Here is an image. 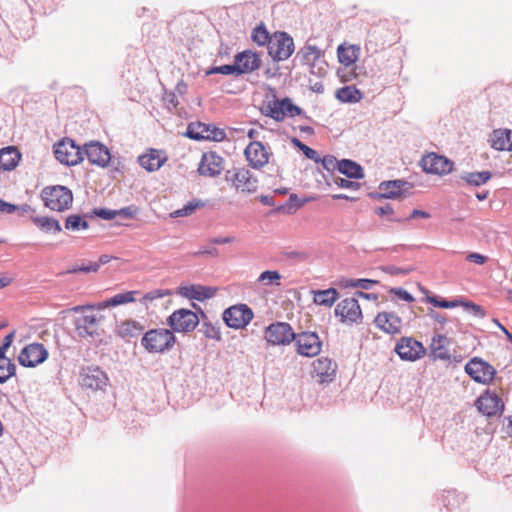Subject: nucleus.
<instances>
[{"mask_svg":"<svg viewBox=\"0 0 512 512\" xmlns=\"http://www.w3.org/2000/svg\"><path fill=\"white\" fill-rule=\"evenodd\" d=\"M175 342L174 333L166 328L151 329L144 333L141 338V345L149 353L163 354L170 351Z\"/></svg>","mask_w":512,"mask_h":512,"instance_id":"nucleus-1","label":"nucleus"},{"mask_svg":"<svg viewBox=\"0 0 512 512\" xmlns=\"http://www.w3.org/2000/svg\"><path fill=\"white\" fill-rule=\"evenodd\" d=\"M44 205L57 212H63L72 205L73 194L71 190L62 185L45 187L41 192Z\"/></svg>","mask_w":512,"mask_h":512,"instance_id":"nucleus-2","label":"nucleus"},{"mask_svg":"<svg viewBox=\"0 0 512 512\" xmlns=\"http://www.w3.org/2000/svg\"><path fill=\"white\" fill-rule=\"evenodd\" d=\"M82 314L74 320L75 331L80 338H96L101 336L100 322L103 316L94 312L80 311Z\"/></svg>","mask_w":512,"mask_h":512,"instance_id":"nucleus-3","label":"nucleus"},{"mask_svg":"<svg viewBox=\"0 0 512 512\" xmlns=\"http://www.w3.org/2000/svg\"><path fill=\"white\" fill-rule=\"evenodd\" d=\"M55 158L67 166H74L83 161V149L70 138H64L54 145Z\"/></svg>","mask_w":512,"mask_h":512,"instance_id":"nucleus-4","label":"nucleus"},{"mask_svg":"<svg viewBox=\"0 0 512 512\" xmlns=\"http://www.w3.org/2000/svg\"><path fill=\"white\" fill-rule=\"evenodd\" d=\"M225 180L241 192L254 193L258 188V179L244 167L227 170Z\"/></svg>","mask_w":512,"mask_h":512,"instance_id":"nucleus-5","label":"nucleus"},{"mask_svg":"<svg viewBox=\"0 0 512 512\" xmlns=\"http://www.w3.org/2000/svg\"><path fill=\"white\" fill-rule=\"evenodd\" d=\"M199 324V318L195 312L189 309L175 310L168 318L167 325L172 332H191Z\"/></svg>","mask_w":512,"mask_h":512,"instance_id":"nucleus-6","label":"nucleus"},{"mask_svg":"<svg viewBox=\"0 0 512 512\" xmlns=\"http://www.w3.org/2000/svg\"><path fill=\"white\" fill-rule=\"evenodd\" d=\"M268 54L275 61L288 59L294 52L293 38L286 32H278L272 40L268 42Z\"/></svg>","mask_w":512,"mask_h":512,"instance_id":"nucleus-7","label":"nucleus"},{"mask_svg":"<svg viewBox=\"0 0 512 512\" xmlns=\"http://www.w3.org/2000/svg\"><path fill=\"white\" fill-rule=\"evenodd\" d=\"M302 113L303 110L287 97L281 100L275 98L266 105V115L278 122L283 121L286 116L294 117Z\"/></svg>","mask_w":512,"mask_h":512,"instance_id":"nucleus-8","label":"nucleus"},{"mask_svg":"<svg viewBox=\"0 0 512 512\" xmlns=\"http://www.w3.org/2000/svg\"><path fill=\"white\" fill-rule=\"evenodd\" d=\"M222 318L228 327L241 329L252 320L253 312L246 304H238L224 310Z\"/></svg>","mask_w":512,"mask_h":512,"instance_id":"nucleus-9","label":"nucleus"},{"mask_svg":"<svg viewBox=\"0 0 512 512\" xmlns=\"http://www.w3.org/2000/svg\"><path fill=\"white\" fill-rule=\"evenodd\" d=\"M293 341H295L297 353L305 357L318 355L322 348V342L315 332L306 331L295 334Z\"/></svg>","mask_w":512,"mask_h":512,"instance_id":"nucleus-10","label":"nucleus"},{"mask_svg":"<svg viewBox=\"0 0 512 512\" xmlns=\"http://www.w3.org/2000/svg\"><path fill=\"white\" fill-rule=\"evenodd\" d=\"M465 372L477 383H490L496 373V370L486 361L480 358H473L465 365Z\"/></svg>","mask_w":512,"mask_h":512,"instance_id":"nucleus-11","label":"nucleus"},{"mask_svg":"<svg viewBox=\"0 0 512 512\" xmlns=\"http://www.w3.org/2000/svg\"><path fill=\"white\" fill-rule=\"evenodd\" d=\"M334 312L342 323L354 324L362 320V311L356 297L341 300Z\"/></svg>","mask_w":512,"mask_h":512,"instance_id":"nucleus-12","label":"nucleus"},{"mask_svg":"<svg viewBox=\"0 0 512 512\" xmlns=\"http://www.w3.org/2000/svg\"><path fill=\"white\" fill-rule=\"evenodd\" d=\"M48 351L41 343L26 345L18 355V362L23 367H36L48 358Z\"/></svg>","mask_w":512,"mask_h":512,"instance_id":"nucleus-13","label":"nucleus"},{"mask_svg":"<svg viewBox=\"0 0 512 512\" xmlns=\"http://www.w3.org/2000/svg\"><path fill=\"white\" fill-rule=\"evenodd\" d=\"M475 406L480 413L487 417L500 415L504 410V403L502 399L489 390H486L475 401Z\"/></svg>","mask_w":512,"mask_h":512,"instance_id":"nucleus-14","label":"nucleus"},{"mask_svg":"<svg viewBox=\"0 0 512 512\" xmlns=\"http://www.w3.org/2000/svg\"><path fill=\"white\" fill-rule=\"evenodd\" d=\"M295 333L285 322L273 323L265 331V339L272 345H286L293 341Z\"/></svg>","mask_w":512,"mask_h":512,"instance_id":"nucleus-15","label":"nucleus"},{"mask_svg":"<svg viewBox=\"0 0 512 512\" xmlns=\"http://www.w3.org/2000/svg\"><path fill=\"white\" fill-rule=\"evenodd\" d=\"M224 169V159L214 151L204 152L202 154L197 171L204 177H217Z\"/></svg>","mask_w":512,"mask_h":512,"instance_id":"nucleus-16","label":"nucleus"},{"mask_svg":"<svg viewBox=\"0 0 512 512\" xmlns=\"http://www.w3.org/2000/svg\"><path fill=\"white\" fill-rule=\"evenodd\" d=\"M395 352L405 361H416L425 355V348L411 337L401 338L395 346Z\"/></svg>","mask_w":512,"mask_h":512,"instance_id":"nucleus-17","label":"nucleus"},{"mask_svg":"<svg viewBox=\"0 0 512 512\" xmlns=\"http://www.w3.org/2000/svg\"><path fill=\"white\" fill-rule=\"evenodd\" d=\"M107 383L106 373L97 366L83 368L80 373V384L83 388L94 391L102 390Z\"/></svg>","mask_w":512,"mask_h":512,"instance_id":"nucleus-18","label":"nucleus"},{"mask_svg":"<svg viewBox=\"0 0 512 512\" xmlns=\"http://www.w3.org/2000/svg\"><path fill=\"white\" fill-rule=\"evenodd\" d=\"M420 165L426 173L444 175L452 171L453 162L436 153H429L422 157Z\"/></svg>","mask_w":512,"mask_h":512,"instance_id":"nucleus-19","label":"nucleus"},{"mask_svg":"<svg viewBox=\"0 0 512 512\" xmlns=\"http://www.w3.org/2000/svg\"><path fill=\"white\" fill-rule=\"evenodd\" d=\"M86 155L88 161L92 165L99 167H107L111 160L109 149L98 141L86 143L83 148V156Z\"/></svg>","mask_w":512,"mask_h":512,"instance_id":"nucleus-20","label":"nucleus"},{"mask_svg":"<svg viewBox=\"0 0 512 512\" xmlns=\"http://www.w3.org/2000/svg\"><path fill=\"white\" fill-rule=\"evenodd\" d=\"M249 165L254 169H261L269 161V154L260 141H252L244 151Z\"/></svg>","mask_w":512,"mask_h":512,"instance_id":"nucleus-21","label":"nucleus"},{"mask_svg":"<svg viewBox=\"0 0 512 512\" xmlns=\"http://www.w3.org/2000/svg\"><path fill=\"white\" fill-rule=\"evenodd\" d=\"M374 324L386 334L394 335L401 333L402 320L394 312H379L374 318Z\"/></svg>","mask_w":512,"mask_h":512,"instance_id":"nucleus-22","label":"nucleus"},{"mask_svg":"<svg viewBox=\"0 0 512 512\" xmlns=\"http://www.w3.org/2000/svg\"><path fill=\"white\" fill-rule=\"evenodd\" d=\"M234 63L237 68V75H241L259 69L261 59L256 53L243 51L235 56Z\"/></svg>","mask_w":512,"mask_h":512,"instance_id":"nucleus-23","label":"nucleus"},{"mask_svg":"<svg viewBox=\"0 0 512 512\" xmlns=\"http://www.w3.org/2000/svg\"><path fill=\"white\" fill-rule=\"evenodd\" d=\"M215 292L214 288L196 284L180 286L178 289V294L182 297L200 302L212 298Z\"/></svg>","mask_w":512,"mask_h":512,"instance_id":"nucleus-24","label":"nucleus"},{"mask_svg":"<svg viewBox=\"0 0 512 512\" xmlns=\"http://www.w3.org/2000/svg\"><path fill=\"white\" fill-rule=\"evenodd\" d=\"M313 372L320 382L332 381L336 373V364L329 358H318L313 362Z\"/></svg>","mask_w":512,"mask_h":512,"instance_id":"nucleus-25","label":"nucleus"},{"mask_svg":"<svg viewBox=\"0 0 512 512\" xmlns=\"http://www.w3.org/2000/svg\"><path fill=\"white\" fill-rule=\"evenodd\" d=\"M404 187L411 188V185L405 180L383 181L379 185V197L385 199L398 198L402 195Z\"/></svg>","mask_w":512,"mask_h":512,"instance_id":"nucleus-26","label":"nucleus"},{"mask_svg":"<svg viewBox=\"0 0 512 512\" xmlns=\"http://www.w3.org/2000/svg\"><path fill=\"white\" fill-rule=\"evenodd\" d=\"M492 148L499 151H512V130L497 129L489 139Z\"/></svg>","mask_w":512,"mask_h":512,"instance_id":"nucleus-27","label":"nucleus"},{"mask_svg":"<svg viewBox=\"0 0 512 512\" xmlns=\"http://www.w3.org/2000/svg\"><path fill=\"white\" fill-rule=\"evenodd\" d=\"M360 47L353 44H340L337 48L338 60L341 64L349 67L358 60L360 55Z\"/></svg>","mask_w":512,"mask_h":512,"instance_id":"nucleus-28","label":"nucleus"},{"mask_svg":"<svg viewBox=\"0 0 512 512\" xmlns=\"http://www.w3.org/2000/svg\"><path fill=\"white\" fill-rule=\"evenodd\" d=\"M21 158L17 148L13 146L4 147L0 150V169L4 171L13 170Z\"/></svg>","mask_w":512,"mask_h":512,"instance_id":"nucleus-29","label":"nucleus"},{"mask_svg":"<svg viewBox=\"0 0 512 512\" xmlns=\"http://www.w3.org/2000/svg\"><path fill=\"white\" fill-rule=\"evenodd\" d=\"M450 340L445 335H436L430 345L431 353L435 359L449 360L451 355L448 349Z\"/></svg>","mask_w":512,"mask_h":512,"instance_id":"nucleus-30","label":"nucleus"},{"mask_svg":"<svg viewBox=\"0 0 512 512\" xmlns=\"http://www.w3.org/2000/svg\"><path fill=\"white\" fill-rule=\"evenodd\" d=\"M143 326L134 320H125L116 326L115 332L121 338H134L143 331Z\"/></svg>","mask_w":512,"mask_h":512,"instance_id":"nucleus-31","label":"nucleus"},{"mask_svg":"<svg viewBox=\"0 0 512 512\" xmlns=\"http://www.w3.org/2000/svg\"><path fill=\"white\" fill-rule=\"evenodd\" d=\"M338 171L351 179H361L364 177L363 168L355 161L349 159H342L339 162Z\"/></svg>","mask_w":512,"mask_h":512,"instance_id":"nucleus-32","label":"nucleus"},{"mask_svg":"<svg viewBox=\"0 0 512 512\" xmlns=\"http://www.w3.org/2000/svg\"><path fill=\"white\" fill-rule=\"evenodd\" d=\"M164 160L157 150H151L150 153L139 157V164L147 171L153 172L162 166Z\"/></svg>","mask_w":512,"mask_h":512,"instance_id":"nucleus-33","label":"nucleus"},{"mask_svg":"<svg viewBox=\"0 0 512 512\" xmlns=\"http://www.w3.org/2000/svg\"><path fill=\"white\" fill-rule=\"evenodd\" d=\"M335 97L342 103H357L363 94L354 86H345L336 91Z\"/></svg>","mask_w":512,"mask_h":512,"instance_id":"nucleus-34","label":"nucleus"},{"mask_svg":"<svg viewBox=\"0 0 512 512\" xmlns=\"http://www.w3.org/2000/svg\"><path fill=\"white\" fill-rule=\"evenodd\" d=\"M339 297V293L335 288L318 290L314 292L313 301L317 305L331 307Z\"/></svg>","mask_w":512,"mask_h":512,"instance_id":"nucleus-35","label":"nucleus"},{"mask_svg":"<svg viewBox=\"0 0 512 512\" xmlns=\"http://www.w3.org/2000/svg\"><path fill=\"white\" fill-rule=\"evenodd\" d=\"M34 224L42 231L49 233H59L62 231V227L58 220L45 216H36L32 218Z\"/></svg>","mask_w":512,"mask_h":512,"instance_id":"nucleus-36","label":"nucleus"},{"mask_svg":"<svg viewBox=\"0 0 512 512\" xmlns=\"http://www.w3.org/2000/svg\"><path fill=\"white\" fill-rule=\"evenodd\" d=\"M208 131V125L204 123H190L185 135L193 140L210 139V135L205 134Z\"/></svg>","mask_w":512,"mask_h":512,"instance_id":"nucleus-37","label":"nucleus"},{"mask_svg":"<svg viewBox=\"0 0 512 512\" xmlns=\"http://www.w3.org/2000/svg\"><path fill=\"white\" fill-rule=\"evenodd\" d=\"M491 176L492 174L489 171L470 172L463 174L461 179L469 185L480 186L485 184L491 178Z\"/></svg>","mask_w":512,"mask_h":512,"instance_id":"nucleus-38","label":"nucleus"},{"mask_svg":"<svg viewBox=\"0 0 512 512\" xmlns=\"http://www.w3.org/2000/svg\"><path fill=\"white\" fill-rule=\"evenodd\" d=\"M204 206V203L200 199H194L186 203L182 208L177 209L170 213L171 218L187 217L192 215L197 208Z\"/></svg>","mask_w":512,"mask_h":512,"instance_id":"nucleus-39","label":"nucleus"},{"mask_svg":"<svg viewBox=\"0 0 512 512\" xmlns=\"http://www.w3.org/2000/svg\"><path fill=\"white\" fill-rule=\"evenodd\" d=\"M315 55L316 57H319V55H324V52L316 45H312L310 43H306L297 53V57L300 58L302 64L310 61V59Z\"/></svg>","mask_w":512,"mask_h":512,"instance_id":"nucleus-40","label":"nucleus"},{"mask_svg":"<svg viewBox=\"0 0 512 512\" xmlns=\"http://www.w3.org/2000/svg\"><path fill=\"white\" fill-rule=\"evenodd\" d=\"M281 275L276 270H266L262 272L259 277L258 281L262 283L265 286L275 285L280 286Z\"/></svg>","mask_w":512,"mask_h":512,"instance_id":"nucleus-41","label":"nucleus"},{"mask_svg":"<svg viewBox=\"0 0 512 512\" xmlns=\"http://www.w3.org/2000/svg\"><path fill=\"white\" fill-rule=\"evenodd\" d=\"M136 294L135 291H128L125 293H119L115 296L107 299V304L110 305V307H116L119 305L131 303L135 301L134 295Z\"/></svg>","mask_w":512,"mask_h":512,"instance_id":"nucleus-42","label":"nucleus"},{"mask_svg":"<svg viewBox=\"0 0 512 512\" xmlns=\"http://www.w3.org/2000/svg\"><path fill=\"white\" fill-rule=\"evenodd\" d=\"M65 228L71 231H79L88 228V222L83 220L80 215H70L66 218Z\"/></svg>","mask_w":512,"mask_h":512,"instance_id":"nucleus-43","label":"nucleus"},{"mask_svg":"<svg viewBox=\"0 0 512 512\" xmlns=\"http://www.w3.org/2000/svg\"><path fill=\"white\" fill-rule=\"evenodd\" d=\"M251 38L258 45H268L269 40L273 39L269 37L268 31L263 24H260L253 29Z\"/></svg>","mask_w":512,"mask_h":512,"instance_id":"nucleus-44","label":"nucleus"},{"mask_svg":"<svg viewBox=\"0 0 512 512\" xmlns=\"http://www.w3.org/2000/svg\"><path fill=\"white\" fill-rule=\"evenodd\" d=\"M16 366L11 360L0 362V383H5L9 378L15 375Z\"/></svg>","mask_w":512,"mask_h":512,"instance_id":"nucleus-45","label":"nucleus"},{"mask_svg":"<svg viewBox=\"0 0 512 512\" xmlns=\"http://www.w3.org/2000/svg\"><path fill=\"white\" fill-rule=\"evenodd\" d=\"M292 142L294 143V145L296 147H298L303 153L304 155L308 158V159H311V160H314L315 162H319L320 161V157L317 153L316 150L308 147L307 145H305L304 143H302L300 140H298L297 138H294L292 140Z\"/></svg>","mask_w":512,"mask_h":512,"instance_id":"nucleus-46","label":"nucleus"},{"mask_svg":"<svg viewBox=\"0 0 512 512\" xmlns=\"http://www.w3.org/2000/svg\"><path fill=\"white\" fill-rule=\"evenodd\" d=\"M427 301L436 307L445 308V309L454 308L461 304V302L458 300L448 301L446 299H439L436 296H428Z\"/></svg>","mask_w":512,"mask_h":512,"instance_id":"nucleus-47","label":"nucleus"},{"mask_svg":"<svg viewBox=\"0 0 512 512\" xmlns=\"http://www.w3.org/2000/svg\"><path fill=\"white\" fill-rule=\"evenodd\" d=\"M216 73L223 74V75H232V74L237 75V68L234 63V64H228V65H222V66H215L206 71V75H211V74H216Z\"/></svg>","mask_w":512,"mask_h":512,"instance_id":"nucleus-48","label":"nucleus"},{"mask_svg":"<svg viewBox=\"0 0 512 512\" xmlns=\"http://www.w3.org/2000/svg\"><path fill=\"white\" fill-rule=\"evenodd\" d=\"M377 283L378 282L376 280L357 279V280L346 281L345 286H351V287L361 288V289H364V290H369L374 285H376Z\"/></svg>","mask_w":512,"mask_h":512,"instance_id":"nucleus-49","label":"nucleus"},{"mask_svg":"<svg viewBox=\"0 0 512 512\" xmlns=\"http://www.w3.org/2000/svg\"><path fill=\"white\" fill-rule=\"evenodd\" d=\"M171 295V292L170 290H167V289H156V290H152V291H149L147 292L143 298H142V301L143 302H152L156 299H159V298H163L165 296H169Z\"/></svg>","mask_w":512,"mask_h":512,"instance_id":"nucleus-50","label":"nucleus"},{"mask_svg":"<svg viewBox=\"0 0 512 512\" xmlns=\"http://www.w3.org/2000/svg\"><path fill=\"white\" fill-rule=\"evenodd\" d=\"M327 67H328L327 62L325 60H323V61L314 63L312 66H310L309 72L312 75L322 78L327 74Z\"/></svg>","mask_w":512,"mask_h":512,"instance_id":"nucleus-51","label":"nucleus"},{"mask_svg":"<svg viewBox=\"0 0 512 512\" xmlns=\"http://www.w3.org/2000/svg\"><path fill=\"white\" fill-rule=\"evenodd\" d=\"M323 168L327 171H333L335 169L339 170V162L334 156L326 155L323 158H320V161Z\"/></svg>","mask_w":512,"mask_h":512,"instance_id":"nucleus-52","label":"nucleus"},{"mask_svg":"<svg viewBox=\"0 0 512 512\" xmlns=\"http://www.w3.org/2000/svg\"><path fill=\"white\" fill-rule=\"evenodd\" d=\"M109 307H110V305L107 304V300H104L102 302H98V303L92 304V305L76 306L73 308V311L76 313H79L80 311L93 312V310H95V309L104 310Z\"/></svg>","mask_w":512,"mask_h":512,"instance_id":"nucleus-53","label":"nucleus"},{"mask_svg":"<svg viewBox=\"0 0 512 512\" xmlns=\"http://www.w3.org/2000/svg\"><path fill=\"white\" fill-rule=\"evenodd\" d=\"M461 305L471 314H473L477 318H483L485 316L484 309L472 302H461Z\"/></svg>","mask_w":512,"mask_h":512,"instance_id":"nucleus-54","label":"nucleus"},{"mask_svg":"<svg viewBox=\"0 0 512 512\" xmlns=\"http://www.w3.org/2000/svg\"><path fill=\"white\" fill-rule=\"evenodd\" d=\"M204 334L207 338L220 340L221 339V332L218 328L214 327L211 324L204 323Z\"/></svg>","mask_w":512,"mask_h":512,"instance_id":"nucleus-55","label":"nucleus"},{"mask_svg":"<svg viewBox=\"0 0 512 512\" xmlns=\"http://www.w3.org/2000/svg\"><path fill=\"white\" fill-rule=\"evenodd\" d=\"M94 214L104 220H112L116 218L115 210L106 209V208H96L94 209Z\"/></svg>","mask_w":512,"mask_h":512,"instance_id":"nucleus-56","label":"nucleus"},{"mask_svg":"<svg viewBox=\"0 0 512 512\" xmlns=\"http://www.w3.org/2000/svg\"><path fill=\"white\" fill-rule=\"evenodd\" d=\"M334 182L338 187L345 188V189L356 190L360 186L359 183H357V182H353V181H350V180H347V179H344L341 177L335 178Z\"/></svg>","mask_w":512,"mask_h":512,"instance_id":"nucleus-57","label":"nucleus"},{"mask_svg":"<svg viewBox=\"0 0 512 512\" xmlns=\"http://www.w3.org/2000/svg\"><path fill=\"white\" fill-rule=\"evenodd\" d=\"M116 217L119 216L123 219H131L136 214V208L133 206L124 207L118 210H115Z\"/></svg>","mask_w":512,"mask_h":512,"instance_id":"nucleus-58","label":"nucleus"},{"mask_svg":"<svg viewBox=\"0 0 512 512\" xmlns=\"http://www.w3.org/2000/svg\"><path fill=\"white\" fill-rule=\"evenodd\" d=\"M391 293H394L399 299L406 302H413L415 300L412 294L403 288H393L391 289Z\"/></svg>","mask_w":512,"mask_h":512,"instance_id":"nucleus-59","label":"nucleus"},{"mask_svg":"<svg viewBox=\"0 0 512 512\" xmlns=\"http://www.w3.org/2000/svg\"><path fill=\"white\" fill-rule=\"evenodd\" d=\"M383 271H385L386 273H389L391 275H400V274L406 275L411 271V269L410 268H400V267H396L393 265H388V266L383 267Z\"/></svg>","mask_w":512,"mask_h":512,"instance_id":"nucleus-60","label":"nucleus"},{"mask_svg":"<svg viewBox=\"0 0 512 512\" xmlns=\"http://www.w3.org/2000/svg\"><path fill=\"white\" fill-rule=\"evenodd\" d=\"M487 257L482 255V254H479V253H475V252H472V253H469L467 256H466V260L469 261V262H473V263H476L478 265H483L486 263L487 261Z\"/></svg>","mask_w":512,"mask_h":512,"instance_id":"nucleus-61","label":"nucleus"},{"mask_svg":"<svg viewBox=\"0 0 512 512\" xmlns=\"http://www.w3.org/2000/svg\"><path fill=\"white\" fill-rule=\"evenodd\" d=\"M12 206L15 208L12 210V214L15 212H18L20 215H24L26 213H29L33 211L32 207L29 204H22V205H15L12 204Z\"/></svg>","mask_w":512,"mask_h":512,"instance_id":"nucleus-62","label":"nucleus"},{"mask_svg":"<svg viewBox=\"0 0 512 512\" xmlns=\"http://www.w3.org/2000/svg\"><path fill=\"white\" fill-rule=\"evenodd\" d=\"M78 270L83 273L97 272L99 270V263H90L88 265H81Z\"/></svg>","mask_w":512,"mask_h":512,"instance_id":"nucleus-63","label":"nucleus"},{"mask_svg":"<svg viewBox=\"0 0 512 512\" xmlns=\"http://www.w3.org/2000/svg\"><path fill=\"white\" fill-rule=\"evenodd\" d=\"M209 135L210 138L213 139L214 141H222L226 136L224 130L219 128H214L211 134Z\"/></svg>","mask_w":512,"mask_h":512,"instance_id":"nucleus-64","label":"nucleus"}]
</instances>
